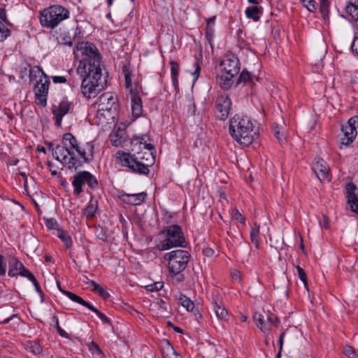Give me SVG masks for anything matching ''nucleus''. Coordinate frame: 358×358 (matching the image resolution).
Returning <instances> with one entry per match:
<instances>
[{"instance_id": "774afa93", "label": "nucleus", "mask_w": 358, "mask_h": 358, "mask_svg": "<svg viewBox=\"0 0 358 358\" xmlns=\"http://www.w3.org/2000/svg\"><path fill=\"white\" fill-rule=\"evenodd\" d=\"M274 135H275V138L278 140V141L280 143H281L282 141V136L280 135L279 130L275 129L274 131Z\"/></svg>"}, {"instance_id": "0eeeda50", "label": "nucleus", "mask_w": 358, "mask_h": 358, "mask_svg": "<svg viewBox=\"0 0 358 358\" xmlns=\"http://www.w3.org/2000/svg\"><path fill=\"white\" fill-rule=\"evenodd\" d=\"M69 10L60 5H53L40 12V23L43 27L53 29L69 17Z\"/></svg>"}, {"instance_id": "473e14b6", "label": "nucleus", "mask_w": 358, "mask_h": 358, "mask_svg": "<svg viewBox=\"0 0 358 358\" xmlns=\"http://www.w3.org/2000/svg\"><path fill=\"white\" fill-rule=\"evenodd\" d=\"M254 320L256 322L257 327L262 331L266 332L269 330V328L264 322V316L260 313H255L253 316Z\"/></svg>"}, {"instance_id": "2f4dec72", "label": "nucleus", "mask_w": 358, "mask_h": 358, "mask_svg": "<svg viewBox=\"0 0 358 358\" xmlns=\"http://www.w3.org/2000/svg\"><path fill=\"white\" fill-rule=\"evenodd\" d=\"M330 0H319V9L324 19L329 17Z\"/></svg>"}, {"instance_id": "49530a36", "label": "nucleus", "mask_w": 358, "mask_h": 358, "mask_svg": "<svg viewBox=\"0 0 358 358\" xmlns=\"http://www.w3.org/2000/svg\"><path fill=\"white\" fill-rule=\"evenodd\" d=\"M267 321L271 324H273L275 327H277L279 324V320L278 317L271 312H268L267 314Z\"/></svg>"}, {"instance_id": "5fc2aeb1", "label": "nucleus", "mask_w": 358, "mask_h": 358, "mask_svg": "<svg viewBox=\"0 0 358 358\" xmlns=\"http://www.w3.org/2000/svg\"><path fill=\"white\" fill-rule=\"evenodd\" d=\"M54 83H65L66 79L64 76H55L52 77Z\"/></svg>"}, {"instance_id": "cd10ccee", "label": "nucleus", "mask_w": 358, "mask_h": 358, "mask_svg": "<svg viewBox=\"0 0 358 358\" xmlns=\"http://www.w3.org/2000/svg\"><path fill=\"white\" fill-rule=\"evenodd\" d=\"M56 235L64 243L66 248L71 247L72 239L66 231L62 229H57Z\"/></svg>"}, {"instance_id": "09e8293b", "label": "nucleus", "mask_w": 358, "mask_h": 358, "mask_svg": "<svg viewBox=\"0 0 358 358\" xmlns=\"http://www.w3.org/2000/svg\"><path fill=\"white\" fill-rule=\"evenodd\" d=\"M344 354L350 358H355L356 357L355 351L351 346L347 345L343 350Z\"/></svg>"}, {"instance_id": "a878e982", "label": "nucleus", "mask_w": 358, "mask_h": 358, "mask_svg": "<svg viewBox=\"0 0 358 358\" xmlns=\"http://www.w3.org/2000/svg\"><path fill=\"white\" fill-rule=\"evenodd\" d=\"M122 73L124 75V80H125V87L126 89L129 90H133L134 89V85L132 83L131 80V75L132 72L129 66H124L122 68Z\"/></svg>"}, {"instance_id": "72a5a7b5", "label": "nucleus", "mask_w": 358, "mask_h": 358, "mask_svg": "<svg viewBox=\"0 0 358 358\" xmlns=\"http://www.w3.org/2000/svg\"><path fill=\"white\" fill-rule=\"evenodd\" d=\"M46 76L47 75L39 66H34L33 68L29 69V78L31 80H36L38 77L39 79L40 76Z\"/></svg>"}, {"instance_id": "0e129e2a", "label": "nucleus", "mask_w": 358, "mask_h": 358, "mask_svg": "<svg viewBox=\"0 0 358 358\" xmlns=\"http://www.w3.org/2000/svg\"><path fill=\"white\" fill-rule=\"evenodd\" d=\"M157 304L160 307V308L163 309L165 311H167L168 304L164 300L159 299L157 301Z\"/></svg>"}, {"instance_id": "e433bc0d", "label": "nucleus", "mask_w": 358, "mask_h": 358, "mask_svg": "<svg viewBox=\"0 0 358 358\" xmlns=\"http://www.w3.org/2000/svg\"><path fill=\"white\" fill-rule=\"evenodd\" d=\"M8 27L0 22V41H5L10 35L11 31Z\"/></svg>"}, {"instance_id": "2eb2a0df", "label": "nucleus", "mask_w": 358, "mask_h": 358, "mask_svg": "<svg viewBox=\"0 0 358 358\" xmlns=\"http://www.w3.org/2000/svg\"><path fill=\"white\" fill-rule=\"evenodd\" d=\"M73 103L67 97L63 98L59 105H53L52 113L55 119V125L61 127L63 117L71 110Z\"/></svg>"}, {"instance_id": "6e6d98bb", "label": "nucleus", "mask_w": 358, "mask_h": 358, "mask_svg": "<svg viewBox=\"0 0 358 358\" xmlns=\"http://www.w3.org/2000/svg\"><path fill=\"white\" fill-rule=\"evenodd\" d=\"M351 49L353 53L358 55V36L354 39L351 45Z\"/></svg>"}, {"instance_id": "c03bdc74", "label": "nucleus", "mask_w": 358, "mask_h": 358, "mask_svg": "<svg viewBox=\"0 0 358 358\" xmlns=\"http://www.w3.org/2000/svg\"><path fill=\"white\" fill-rule=\"evenodd\" d=\"M45 224L46 227L49 229H55L57 230L58 229V224L53 218L45 219Z\"/></svg>"}, {"instance_id": "dca6fc26", "label": "nucleus", "mask_w": 358, "mask_h": 358, "mask_svg": "<svg viewBox=\"0 0 358 358\" xmlns=\"http://www.w3.org/2000/svg\"><path fill=\"white\" fill-rule=\"evenodd\" d=\"M231 102L226 94H222L217 96L215 100V108L219 113L217 117L221 120H226L229 114Z\"/></svg>"}, {"instance_id": "4d7b16f0", "label": "nucleus", "mask_w": 358, "mask_h": 358, "mask_svg": "<svg viewBox=\"0 0 358 358\" xmlns=\"http://www.w3.org/2000/svg\"><path fill=\"white\" fill-rule=\"evenodd\" d=\"M307 9L310 12H314L317 7H316V2L313 0H310L308 5H305Z\"/></svg>"}, {"instance_id": "f257e3e1", "label": "nucleus", "mask_w": 358, "mask_h": 358, "mask_svg": "<svg viewBox=\"0 0 358 358\" xmlns=\"http://www.w3.org/2000/svg\"><path fill=\"white\" fill-rule=\"evenodd\" d=\"M147 135L134 136L131 139L129 152L120 150L116 153L117 163L135 174L148 176L149 167L155 162V147L147 143Z\"/></svg>"}, {"instance_id": "bf43d9fd", "label": "nucleus", "mask_w": 358, "mask_h": 358, "mask_svg": "<svg viewBox=\"0 0 358 358\" xmlns=\"http://www.w3.org/2000/svg\"><path fill=\"white\" fill-rule=\"evenodd\" d=\"M85 278L87 280V281L83 280V282H85L86 284L90 285L92 287H93L92 290L94 292L99 287V285L94 281L88 280V278L87 277H85Z\"/></svg>"}, {"instance_id": "39448f33", "label": "nucleus", "mask_w": 358, "mask_h": 358, "mask_svg": "<svg viewBox=\"0 0 358 358\" xmlns=\"http://www.w3.org/2000/svg\"><path fill=\"white\" fill-rule=\"evenodd\" d=\"M103 69L87 70L81 84V92L87 99L94 98L103 89L104 80L102 78Z\"/></svg>"}, {"instance_id": "a18cd8bd", "label": "nucleus", "mask_w": 358, "mask_h": 358, "mask_svg": "<svg viewBox=\"0 0 358 358\" xmlns=\"http://www.w3.org/2000/svg\"><path fill=\"white\" fill-rule=\"evenodd\" d=\"M0 22L7 26H12V24L8 20L6 10L0 8Z\"/></svg>"}, {"instance_id": "864d4df0", "label": "nucleus", "mask_w": 358, "mask_h": 358, "mask_svg": "<svg viewBox=\"0 0 358 358\" xmlns=\"http://www.w3.org/2000/svg\"><path fill=\"white\" fill-rule=\"evenodd\" d=\"M194 66L195 69H194V72L192 73V76H194V80H197L199 76L201 67H200L198 62H196L194 63Z\"/></svg>"}, {"instance_id": "aec40b11", "label": "nucleus", "mask_w": 358, "mask_h": 358, "mask_svg": "<svg viewBox=\"0 0 358 358\" xmlns=\"http://www.w3.org/2000/svg\"><path fill=\"white\" fill-rule=\"evenodd\" d=\"M160 348L163 358H182L181 355L176 352L171 343L166 339L161 341Z\"/></svg>"}, {"instance_id": "9d476101", "label": "nucleus", "mask_w": 358, "mask_h": 358, "mask_svg": "<svg viewBox=\"0 0 358 358\" xmlns=\"http://www.w3.org/2000/svg\"><path fill=\"white\" fill-rule=\"evenodd\" d=\"M71 184L75 196H79L83 192V185H86L90 189H95L99 185L96 178L87 171H80L76 173L72 177Z\"/></svg>"}, {"instance_id": "8fccbe9b", "label": "nucleus", "mask_w": 358, "mask_h": 358, "mask_svg": "<svg viewBox=\"0 0 358 358\" xmlns=\"http://www.w3.org/2000/svg\"><path fill=\"white\" fill-rule=\"evenodd\" d=\"M285 335V331L282 332L280 335L279 340H278V343H279L280 348H279V351L277 354L276 358L281 357V353H282V346H283V339H284Z\"/></svg>"}, {"instance_id": "b1692460", "label": "nucleus", "mask_w": 358, "mask_h": 358, "mask_svg": "<svg viewBox=\"0 0 358 358\" xmlns=\"http://www.w3.org/2000/svg\"><path fill=\"white\" fill-rule=\"evenodd\" d=\"M171 65V81L173 86L174 87L176 91H178L179 89L178 86V75H179V65L176 62L171 61L169 62Z\"/></svg>"}, {"instance_id": "6ab92c4d", "label": "nucleus", "mask_w": 358, "mask_h": 358, "mask_svg": "<svg viewBox=\"0 0 358 358\" xmlns=\"http://www.w3.org/2000/svg\"><path fill=\"white\" fill-rule=\"evenodd\" d=\"M213 310L219 320L227 322L230 315L225 306L218 299H214L212 302Z\"/></svg>"}, {"instance_id": "a211bd4d", "label": "nucleus", "mask_w": 358, "mask_h": 358, "mask_svg": "<svg viewBox=\"0 0 358 358\" xmlns=\"http://www.w3.org/2000/svg\"><path fill=\"white\" fill-rule=\"evenodd\" d=\"M357 186L353 182H348L345 185L346 198L351 210L358 213V195L355 194Z\"/></svg>"}, {"instance_id": "1a4fd4ad", "label": "nucleus", "mask_w": 358, "mask_h": 358, "mask_svg": "<svg viewBox=\"0 0 358 358\" xmlns=\"http://www.w3.org/2000/svg\"><path fill=\"white\" fill-rule=\"evenodd\" d=\"M164 258L168 262L169 273H178L187 268L191 255L187 250H176L165 254Z\"/></svg>"}, {"instance_id": "052dcab7", "label": "nucleus", "mask_w": 358, "mask_h": 358, "mask_svg": "<svg viewBox=\"0 0 358 358\" xmlns=\"http://www.w3.org/2000/svg\"><path fill=\"white\" fill-rule=\"evenodd\" d=\"M56 328H57V331H58L59 334L61 336H62V337H66L67 334H66V332L64 329H62L60 327V326H59V322H58V320H57V322H56Z\"/></svg>"}, {"instance_id": "4c0bfd02", "label": "nucleus", "mask_w": 358, "mask_h": 358, "mask_svg": "<svg viewBox=\"0 0 358 358\" xmlns=\"http://www.w3.org/2000/svg\"><path fill=\"white\" fill-rule=\"evenodd\" d=\"M170 277L173 285H178L185 280L184 274L182 273H169Z\"/></svg>"}, {"instance_id": "a19ab883", "label": "nucleus", "mask_w": 358, "mask_h": 358, "mask_svg": "<svg viewBox=\"0 0 358 358\" xmlns=\"http://www.w3.org/2000/svg\"><path fill=\"white\" fill-rule=\"evenodd\" d=\"M88 348H89L90 351L93 355H101L102 354V352H101L99 346L98 345V344L96 343H95L94 341L91 342L88 345Z\"/></svg>"}, {"instance_id": "7c9ffc66", "label": "nucleus", "mask_w": 358, "mask_h": 358, "mask_svg": "<svg viewBox=\"0 0 358 358\" xmlns=\"http://www.w3.org/2000/svg\"><path fill=\"white\" fill-rule=\"evenodd\" d=\"M25 348L27 351L35 355H40L42 352V348L40 344L36 341H28L25 344Z\"/></svg>"}, {"instance_id": "412c9836", "label": "nucleus", "mask_w": 358, "mask_h": 358, "mask_svg": "<svg viewBox=\"0 0 358 358\" xmlns=\"http://www.w3.org/2000/svg\"><path fill=\"white\" fill-rule=\"evenodd\" d=\"M146 193L145 192L138 194H124L122 196V199L124 202L130 205H140L143 202Z\"/></svg>"}, {"instance_id": "f03ea898", "label": "nucleus", "mask_w": 358, "mask_h": 358, "mask_svg": "<svg viewBox=\"0 0 358 358\" xmlns=\"http://www.w3.org/2000/svg\"><path fill=\"white\" fill-rule=\"evenodd\" d=\"M49 149H52L53 157L69 169L76 170L83 162L89 163L94 159V143H80L71 133L64 134L62 145L53 148L51 143Z\"/></svg>"}, {"instance_id": "c9c22d12", "label": "nucleus", "mask_w": 358, "mask_h": 358, "mask_svg": "<svg viewBox=\"0 0 358 358\" xmlns=\"http://www.w3.org/2000/svg\"><path fill=\"white\" fill-rule=\"evenodd\" d=\"M97 209V201H90L85 209V214L87 217H93Z\"/></svg>"}, {"instance_id": "13d9d810", "label": "nucleus", "mask_w": 358, "mask_h": 358, "mask_svg": "<svg viewBox=\"0 0 358 358\" xmlns=\"http://www.w3.org/2000/svg\"><path fill=\"white\" fill-rule=\"evenodd\" d=\"M320 224L324 229H328L329 227V218L327 216L323 215L322 221L320 222Z\"/></svg>"}, {"instance_id": "ea45409f", "label": "nucleus", "mask_w": 358, "mask_h": 358, "mask_svg": "<svg viewBox=\"0 0 358 358\" xmlns=\"http://www.w3.org/2000/svg\"><path fill=\"white\" fill-rule=\"evenodd\" d=\"M296 270H297V273H298V275H299V279L302 281V282L303 283L305 287L307 288V287H308V281H307V276H306V272L299 266H297Z\"/></svg>"}, {"instance_id": "393cba45", "label": "nucleus", "mask_w": 358, "mask_h": 358, "mask_svg": "<svg viewBox=\"0 0 358 358\" xmlns=\"http://www.w3.org/2000/svg\"><path fill=\"white\" fill-rule=\"evenodd\" d=\"M9 264H10V268L8 270V275L10 277H14L17 275H20L21 270L23 268V266H24L22 263H21L17 259L13 258L10 262Z\"/></svg>"}, {"instance_id": "20e7f679", "label": "nucleus", "mask_w": 358, "mask_h": 358, "mask_svg": "<svg viewBox=\"0 0 358 358\" xmlns=\"http://www.w3.org/2000/svg\"><path fill=\"white\" fill-rule=\"evenodd\" d=\"M229 133L238 143L250 145L257 137L252 121L247 116L236 115L230 120Z\"/></svg>"}, {"instance_id": "f704fd0d", "label": "nucleus", "mask_w": 358, "mask_h": 358, "mask_svg": "<svg viewBox=\"0 0 358 358\" xmlns=\"http://www.w3.org/2000/svg\"><path fill=\"white\" fill-rule=\"evenodd\" d=\"M89 309L93 311L102 321L103 324L111 325L110 320L103 313L99 311L96 308H95L92 304L90 305Z\"/></svg>"}, {"instance_id": "f3484780", "label": "nucleus", "mask_w": 358, "mask_h": 358, "mask_svg": "<svg viewBox=\"0 0 358 358\" xmlns=\"http://www.w3.org/2000/svg\"><path fill=\"white\" fill-rule=\"evenodd\" d=\"M312 169L320 181L330 180V169L323 159L315 158Z\"/></svg>"}, {"instance_id": "de8ad7c7", "label": "nucleus", "mask_w": 358, "mask_h": 358, "mask_svg": "<svg viewBox=\"0 0 358 358\" xmlns=\"http://www.w3.org/2000/svg\"><path fill=\"white\" fill-rule=\"evenodd\" d=\"M14 318H17L18 319L17 315L15 314H13V315H10V316L7 317H5L3 313H0V322L2 323V324H7L8 323L10 320H13Z\"/></svg>"}, {"instance_id": "bb28decb", "label": "nucleus", "mask_w": 358, "mask_h": 358, "mask_svg": "<svg viewBox=\"0 0 358 358\" xmlns=\"http://www.w3.org/2000/svg\"><path fill=\"white\" fill-rule=\"evenodd\" d=\"M250 241L252 243L255 244L256 248L259 247V225L257 223H255L252 227L250 233Z\"/></svg>"}, {"instance_id": "69168bd1", "label": "nucleus", "mask_w": 358, "mask_h": 358, "mask_svg": "<svg viewBox=\"0 0 358 358\" xmlns=\"http://www.w3.org/2000/svg\"><path fill=\"white\" fill-rule=\"evenodd\" d=\"M115 137H117V135H115ZM110 141H111V144L113 146H116V147L119 146L122 143L121 140H118L117 138L114 139V136L111 137Z\"/></svg>"}, {"instance_id": "c756f323", "label": "nucleus", "mask_w": 358, "mask_h": 358, "mask_svg": "<svg viewBox=\"0 0 358 358\" xmlns=\"http://www.w3.org/2000/svg\"><path fill=\"white\" fill-rule=\"evenodd\" d=\"M179 303L184 307L187 311L194 313L195 306L190 299L185 295L181 294L178 299Z\"/></svg>"}, {"instance_id": "7ed1b4c3", "label": "nucleus", "mask_w": 358, "mask_h": 358, "mask_svg": "<svg viewBox=\"0 0 358 358\" xmlns=\"http://www.w3.org/2000/svg\"><path fill=\"white\" fill-rule=\"evenodd\" d=\"M74 57L76 59L81 57L77 68V72L83 75L87 70L103 69L101 56L96 46L92 43H78L73 50Z\"/></svg>"}, {"instance_id": "79ce46f5", "label": "nucleus", "mask_w": 358, "mask_h": 358, "mask_svg": "<svg viewBox=\"0 0 358 358\" xmlns=\"http://www.w3.org/2000/svg\"><path fill=\"white\" fill-rule=\"evenodd\" d=\"M163 287L164 283L162 282H156L153 284L148 285L146 288L149 292H157L161 290Z\"/></svg>"}, {"instance_id": "f8f14e48", "label": "nucleus", "mask_w": 358, "mask_h": 358, "mask_svg": "<svg viewBox=\"0 0 358 358\" xmlns=\"http://www.w3.org/2000/svg\"><path fill=\"white\" fill-rule=\"evenodd\" d=\"M97 105V114L105 115L104 113H112L117 108V98L111 92L102 94L94 103Z\"/></svg>"}, {"instance_id": "58836bf2", "label": "nucleus", "mask_w": 358, "mask_h": 358, "mask_svg": "<svg viewBox=\"0 0 358 358\" xmlns=\"http://www.w3.org/2000/svg\"><path fill=\"white\" fill-rule=\"evenodd\" d=\"M252 77L251 73L246 70H243L239 76L238 83H245L247 82H250V81H252Z\"/></svg>"}, {"instance_id": "4be33fe9", "label": "nucleus", "mask_w": 358, "mask_h": 358, "mask_svg": "<svg viewBox=\"0 0 358 358\" xmlns=\"http://www.w3.org/2000/svg\"><path fill=\"white\" fill-rule=\"evenodd\" d=\"M263 13V8L260 6L252 5L248 7L245 10L246 17L252 19L255 22H257L260 19V16Z\"/></svg>"}, {"instance_id": "ddd939ff", "label": "nucleus", "mask_w": 358, "mask_h": 358, "mask_svg": "<svg viewBox=\"0 0 358 358\" xmlns=\"http://www.w3.org/2000/svg\"><path fill=\"white\" fill-rule=\"evenodd\" d=\"M50 80L48 76H40V78L36 80L34 85V94L36 99L38 101V103L44 107L47 105V96L48 94Z\"/></svg>"}, {"instance_id": "9b49d317", "label": "nucleus", "mask_w": 358, "mask_h": 358, "mask_svg": "<svg viewBox=\"0 0 358 358\" xmlns=\"http://www.w3.org/2000/svg\"><path fill=\"white\" fill-rule=\"evenodd\" d=\"M356 124H358V116L350 117L347 123L341 126L339 145L341 149L347 148L355 139L357 135Z\"/></svg>"}, {"instance_id": "603ef678", "label": "nucleus", "mask_w": 358, "mask_h": 358, "mask_svg": "<svg viewBox=\"0 0 358 358\" xmlns=\"http://www.w3.org/2000/svg\"><path fill=\"white\" fill-rule=\"evenodd\" d=\"M6 272V265L3 262V257L0 255V276L4 275Z\"/></svg>"}, {"instance_id": "423d86ee", "label": "nucleus", "mask_w": 358, "mask_h": 358, "mask_svg": "<svg viewBox=\"0 0 358 358\" xmlns=\"http://www.w3.org/2000/svg\"><path fill=\"white\" fill-rule=\"evenodd\" d=\"M240 71L239 61L234 55L220 62V73L216 77L217 83L224 90H229L233 83V78Z\"/></svg>"}, {"instance_id": "4468645a", "label": "nucleus", "mask_w": 358, "mask_h": 358, "mask_svg": "<svg viewBox=\"0 0 358 358\" xmlns=\"http://www.w3.org/2000/svg\"><path fill=\"white\" fill-rule=\"evenodd\" d=\"M141 92V87L138 83H136L134 89L130 90V99L131 105L132 115L135 117H139L143 112L142 99L140 96V92Z\"/></svg>"}, {"instance_id": "e2e57ef3", "label": "nucleus", "mask_w": 358, "mask_h": 358, "mask_svg": "<svg viewBox=\"0 0 358 358\" xmlns=\"http://www.w3.org/2000/svg\"><path fill=\"white\" fill-rule=\"evenodd\" d=\"M62 43L65 45H72V39L70 36H65L62 38Z\"/></svg>"}, {"instance_id": "5701e85b", "label": "nucleus", "mask_w": 358, "mask_h": 358, "mask_svg": "<svg viewBox=\"0 0 358 358\" xmlns=\"http://www.w3.org/2000/svg\"><path fill=\"white\" fill-rule=\"evenodd\" d=\"M345 10L356 24L358 20V0H349L345 7Z\"/></svg>"}, {"instance_id": "c85d7f7f", "label": "nucleus", "mask_w": 358, "mask_h": 358, "mask_svg": "<svg viewBox=\"0 0 358 358\" xmlns=\"http://www.w3.org/2000/svg\"><path fill=\"white\" fill-rule=\"evenodd\" d=\"M60 291L64 294H65L66 296H68L71 301H73L74 302H76V303H78L79 304H81L83 306L87 307V308H89V307L91 305V303H90L89 302H87V301H86L85 300H83L80 296L75 294L73 292H69V291H66V290H64V289H60Z\"/></svg>"}, {"instance_id": "338daca9", "label": "nucleus", "mask_w": 358, "mask_h": 358, "mask_svg": "<svg viewBox=\"0 0 358 358\" xmlns=\"http://www.w3.org/2000/svg\"><path fill=\"white\" fill-rule=\"evenodd\" d=\"M33 285L36 290V292L41 295L42 296L43 294L42 290H41V288L40 287V285L38 283V282L36 280V282H33Z\"/></svg>"}, {"instance_id": "3c124183", "label": "nucleus", "mask_w": 358, "mask_h": 358, "mask_svg": "<svg viewBox=\"0 0 358 358\" xmlns=\"http://www.w3.org/2000/svg\"><path fill=\"white\" fill-rule=\"evenodd\" d=\"M94 292H96L101 297L105 299L110 296L109 293L100 286Z\"/></svg>"}, {"instance_id": "37998d69", "label": "nucleus", "mask_w": 358, "mask_h": 358, "mask_svg": "<svg viewBox=\"0 0 358 358\" xmlns=\"http://www.w3.org/2000/svg\"><path fill=\"white\" fill-rule=\"evenodd\" d=\"M232 217L240 223L244 224L245 222V217L236 208L232 210Z\"/></svg>"}, {"instance_id": "6e6552de", "label": "nucleus", "mask_w": 358, "mask_h": 358, "mask_svg": "<svg viewBox=\"0 0 358 358\" xmlns=\"http://www.w3.org/2000/svg\"><path fill=\"white\" fill-rule=\"evenodd\" d=\"M165 236V239L156 245L159 251L171 249L173 247H185L186 242L181 227L178 224H173L165 227L160 233Z\"/></svg>"}, {"instance_id": "680f3d73", "label": "nucleus", "mask_w": 358, "mask_h": 358, "mask_svg": "<svg viewBox=\"0 0 358 358\" xmlns=\"http://www.w3.org/2000/svg\"><path fill=\"white\" fill-rule=\"evenodd\" d=\"M215 20V16L211 17L208 19L206 29V34H208V27H210L211 24H214Z\"/></svg>"}]
</instances>
